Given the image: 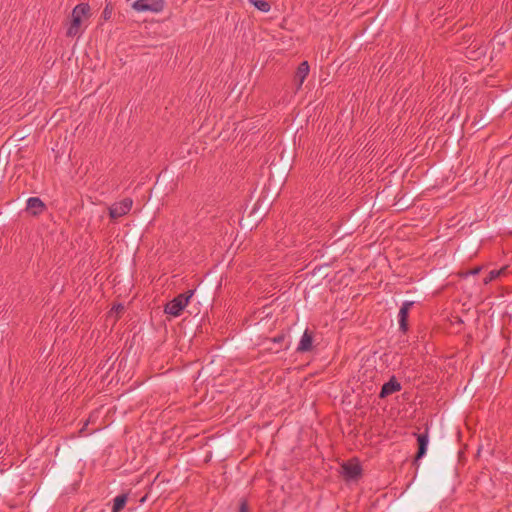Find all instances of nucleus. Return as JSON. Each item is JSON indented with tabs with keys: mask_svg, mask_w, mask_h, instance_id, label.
Masks as SVG:
<instances>
[{
	"mask_svg": "<svg viewBox=\"0 0 512 512\" xmlns=\"http://www.w3.org/2000/svg\"><path fill=\"white\" fill-rule=\"evenodd\" d=\"M271 207L270 198L267 196L260 197L255 203L252 211L248 214L245 219V227L252 230L258 226V224L267 215Z\"/></svg>",
	"mask_w": 512,
	"mask_h": 512,
	"instance_id": "nucleus-1",
	"label": "nucleus"
},
{
	"mask_svg": "<svg viewBox=\"0 0 512 512\" xmlns=\"http://www.w3.org/2000/svg\"><path fill=\"white\" fill-rule=\"evenodd\" d=\"M194 293L195 290H187L184 293H180L165 305L164 312L173 317L180 316Z\"/></svg>",
	"mask_w": 512,
	"mask_h": 512,
	"instance_id": "nucleus-2",
	"label": "nucleus"
},
{
	"mask_svg": "<svg viewBox=\"0 0 512 512\" xmlns=\"http://www.w3.org/2000/svg\"><path fill=\"white\" fill-rule=\"evenodd\" d=\"M133 205L132 198L126 197L118 202L113 203L109 207V217L111 220H117L118 218L129 213Z\"/></svg>",
	"mask_w": 512,
	"mask_h": 512,
	"instance_id": "nucleus-3",
	"label": "nucleus"
},
{
	"mask_svg": "<svg viewBox=\"0 0 512 512\" xmlns=\"http://www.w3.org/2000/svg\"><path fill=\"white\" fill-rule=\"evenodd\" d=\"M415 435L417 436V452L414 456L412 465L417 469L419 467V460L422 459L427 453L429 443V427L426 426L423 433Z\"/></svg>",
	"mask_w": 512,
	"mask_h": 512,
	"instance_id": "nucleus-4",
	"label": "nucleus"
},
{
	"mask_svg": "<svg viewBox=\"0 0 512 512\" xmlns=\"http://www.w3.org/2000/svg\"><path fill=\"white\" fill-rule=\"evenodd\" d=\"M132 8L137 12H161L164 8V0H135Z\"/></svg>",
	"mask_w": 512,
	"mask_h": 512,
	"instance_id": "nucleus-5",
	"label": "nucleus"
},
{
	"mask_svg": "<svg viewBox=\"0 0 512 512\" xmlns=\"http://www.w3.org/2000/svg\"><path fill=\"white\" fill-rule=\"evenodd\" d=\"M342 475L346 481H357L362 476V467L358 461H347L342 465Z\"/></svg>",
	"mask_w": 512,
	"mask_h": 512,
	"instance_id": "nucleus-6",
	"label": "nucleus"
},
{
	"mask_svg": "<svg viewBox=\"0 0 512 512\" xmlns=\"http://www.w3.org/2000/svg\"><path fill=\"white\" fill-rule=\"evenodd\" d=\"M286 335L281 333L273 338L267 339L263 345L264 350L267 352L278 353L283 350L289 349V344L283 345Z\"/></svg>",
	"mask_w": 512,
	"mask_h": 512,
	"instance_id": "nucleus-7",
	"label": "nucleus"
},
{
	"mask_svg": "<svg viewBox=\"0 0 512 512\" xmlns=\"http://www.w3.org/2000/svg\"><path fill=\"white\" fill-rule=\"evenodd\" d=\"M413 301H406L400 307L398 317H399V330L402 333H407L409 330L408 318L410 309L413 307Z\"/></svg>",
	"mask_w": 512,
	"mask_h": 512,
	"instance_id": "nucleus-8",
	"label": "nucleus"
},
{
	"mask_svg": "<svg viewBox=\"0 0 512 512\" xmlns=\"http://www.w3.org/2000/svg\"><path fill=\"white\" fill-rule=\"evenodd\" d=\"M401 389L402 386L400 382L397 380V378L395 376H391V378L382 385L378 397L380 399H385L388 396L396 392H399Z\"/></svg>",
	"mask_w": 512,
	"mask_h": 512,
	"instance_id": "nucleus-9",
	"label": "nucleus"
},
{
	"mask_svg": "<svg viewBox=\"0 0 512 512\" xmlns=\"http://www.w3.org/2000/svg\"><path fill=\"white\" fill-rule=\"evenodd\" d=\"M46 210L45 203L39 197H30L26 203V211L37 217Z\"/></svg>",
	"mask_w": 512,
	"mask_h": 512,
	"instance_id": "nucleus-10",
	"label": "nucleus"
},
{
	"mask_svg": "<svg viewBox=\"0 0 512 512\" xmlns=\"http://www.w3.org/2000/svg\"><path fill=\"white\" fill-rule=\"evenodd\" d=\"M310 71V66L307 61L301 62L295 72L294 75V83L296 85V89L299 90L302 87L305 79L307 78Z\"/></svg>",
	"mask_w": 512,
	"mask_h": 512,
	"instance_id": "nucleus-11",
	"label": "nucleus"
},
{
	"mask_svg": "<svg viewBox=\"0 0 512 512\" xmlns=\"http://www.w3.org/2000/svg\"><path fill=\"white\" fill-rule=\"evenodd\" d=\"M313 348V332L306 329L300 339L297 352L304 353L309 352Z\"/></svg>",
	"mask_w": 512,
	"mask_h": 512,
	"instance_id": "nucleus-12",
	"label": "nucleus"
},
{
	"mask_svg": "<svg viewBox=\"0 0 512 512\" xmlns=\"http://www.w3.org/2000/svg\"><path fill=\"white\" fill-rule=\"evenodd\" d=\"M82 19L79 16H71V21L69 27L66 31L67 37H74L79 34L81 27Z\"/></svg>",
	"mask_w": 512,
	"mask_h": 512,
	"instance_id": "nucleus-13",
	"label": "nucleus"
},
{
	"mask_svg": "<svg viewBox=\"0 0 512 512\" xmlns=\"http://www.w3.org/2000/svg\"><path fill=\"white\" fill-rule=\"evenodd\" d=\"M128 501V493H122L113 499L111 512H121Z\"/></svg>",
	"mask_w": 512,
	"mask_h": 512,
	"instance_id": "nucleus-14",
	"label": "nucleus"
},
{
	"mask_svg": "<svg viewBox=\"0 0 512 512\" xmlns=\"http://www.w3.org/2000/svg\"><path fill=\"white\" fill-rule=\"evenodd\" d=\"M90 10L88 3H80L73 8L71 16H79L80 19H82L83 16L89 17Z\"/></svg>",
	"mask_w": 512,
	"mask_h": 512,
	"instance_id": "nucleus-15",
	"label": "nucleus"
},
{
	"mask_svg": "<svg viewBox=\"0 0 512 512\" xmlns=\"http://www.w3.org/2000/svg\"><path fill=\"white\" fill-rule=\"evenodd\" d=\"M250 3L261 12H269L271 5L266 0H250Z\"/></svg>",
	"mask_w": 512,
	"mask_h": 512,
	"instance_id": "nucleus-16",
	"label": "nucleus"
},
{
	"mask_svg": "<svg viewBox=\"0 0 512 512\" xmlns=\"http://www.w3.org/2000/svg\"><path fill=\"white\" fill-rule=\"evenodd\" d=\"M505 272V268H502L500 270H491L488 275L484 279V283L488 284L489 282L497 279L501 274Z\"/></svg>",
	"mask_w": 512,
	"mask_h": 512,
	"instance_id": "nucleus-17",
	"label": "nucleus"
},
{
	"mask_svg": "<svg viewBox=\"0 0 512 512\" xmlns=\"http://www.w3.org/2000/svg\"><path fill=\"white\" fill-rule=\"evenodd\" d=\"M113 14V6L110 2H108L101 14V18L105 21H108L111 19Z\"/></svg>",
	"mask_w": 512,
	"mask_h": 512,
	"instance_id": "nucleus-18",
	"label": "nucleus"
},
{
	"mask_svg": "<svg viewBox=\"0 0 512 512\" xmlns=\"http://www.w3.org/2000/svg\"><path fill=\"white\" fill-rule=\"evenodd\" d=\"M125 311V307L123 304H116L114 305L111 310H110V314H114L115 315V318L116 319H119L121 317V315L124 313Z\"/></svg>",
	"mask_w": 512,
	"mask_h": 512,
	"instance_id": "nucleus-19",
	"label": "nucleus"
},
{
	"mask_svg": "<svg viewBox=\"0 0 512 512\" xmlns=\"http://www.w3.org/2000/svg\"><path fill=\"white\" fill-rule=\"evenodd\" d=\"M238 512H250V507L247 498H241L239 500Z\"/></svg>",
	"mask_w": 512,
	"mask_h": 512,
	"instance_id": "nucleus-20",
	"label": "nucleus"
},
{
	"mask_svg": "<svg viewBox=\"0 0 512 512\" xmlns=\"http://www.w3.org/2000/svg\"><path fill=\"white\" fill-rule=\"evenodd\" d=\"M480 271H481V268H480V267H475V268H473L469 273H470V274H472V275H476V274H478Z\"/></svg>",
	"mask_w": 512,
	"mask_h": 512,
	"instance_id": "nucleus-21",
	"label": "nucleus"
}]
</instances>
